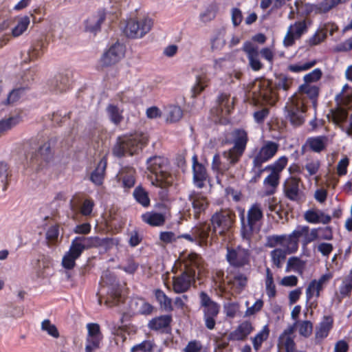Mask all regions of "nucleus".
Segmentation results:
<instances>
[{"instance_id":"f257e3e1","label":"nucleus","mask_w":352,"mask_h":352,"mask_svg":"<svg viewBox=\"0 0 352 352\" xmlns=\"http://www.w3.org/2000/svg\"><path fill=\"white\" fill-rule=\"evenodd\" d=\"M184 265V271L173 277V290L175 294L188 292L195 282L196 270L201 263V257L195 252L184 253L177 261Z\"/></svg>"},{"instance_id":"f03ea898","label":"nucleus","mask_w":352,"mask_h":352,"mask_svg":"<svg viewBox=\"0 0 352 352\" xmlns=\"http://www.w3.org/2000/svg\"><path fill=\"white\" fill-rule=\"evenodd\" d=\"M110 241L112 239L108 237L101 239L99 236H76L72 239L69 250L63 257V267L68 270L74 269L76 261L85 250L104 246Z\"/></svg>"},{"instance_id":"7ed1b4c3","label":"nucleus","mask_w":352,"mask_h":352,"mask_svg":"<svg viewBox=\"0 0 352 352\" xmlns=\"http://www.w3.org/2000/svg\"><path fill=\"white\" fill-rule=\"evenodd\" d=\"M294 84V79L285 74H280L276 77V89L272 87V82L263 79L254 85L253 95L255 99L262 100L273 105L278 100L276 90L289 91Z\"/></svg>"},{"instance_id":"20e7f679","label":"nucleus","mask_w":352,"mask_h":352,"mask_svg":"<svg viewBox=\"0 0 352 352\" xmlns=\"http://www.w3.org/2000/svg\"><path fill=\"white\" fill-rule=\"evenodd\" d=\"M148 142L144 134L119 136L112 148V153L118 158L126 155H133L146 146Z\"/></svg>"},{"instance_id":"39448f33","label":"nucleus","mask_w":352,"mask_h":352,"mask_svg":"<svg viewBox=\"0 0 352 352\" xmlns=\"http://www.w3.org/2000/svg\"><path fill=\"white\" fill-rule=\"evenodd\" d=\"M147 169L154 175L151 177L153 185L165 188L172 183V176L169 173L168 160L163 156L155 155L146 160Z\"/></svg>"},{"instance_id":"423d86ee","label":"nucleus","mask_w":352,"mask_h":352,"mask_svg":"<svg viewBox=\"0 0 352 352\" xmlns=\"http://www.w3.org/2000/svg\"><path fill=\"white\" fill-rule=\"evenodd\" d=\"M279 145L273 141H267L260 149L251 157L252 158V166L251 173H254L252 181L257 182L261 177L263 173L265 171V168H263V164L267 162L273 158L278 151Z\"/></svg>"},{"instance_id":"0eeeda50","label":"nucleus","mask_w":352,"mask_h":352,"mask_svg":"<svg viewBox=\"0 0 352 352\" xmlns=\"http://www.w3.org/2000/svg\"><path fill=\"white\" fill-rule=\"evenodd\" d=\"M263 218V213L260 204L255 203L251 206L247 212V221H245L243 212L240 214L241 221V233L243 239L250 242L254 233L259 230L258 223Z\"/></svg>"},{"instance_id":"6e6552de","label":"nucleus","mask_w":352,"mask_h":352,"mask_svg":"<svg viewBox=\"0 0 352 352\" xmlns=\"http://www.w3.org/2000/svg\"><path fill=\"white\" fill-rule=\"evenodd\" d=\"M235 220L236 214L230 209H221L215 212L210 219L212 234H214V236H226L232 228Z\"/></svg>"},{"instance_id":"1a4fd4ad","label":"nucleus","mask_w":352,"mask_h":352,"mask_svg":"<svg viewBox=\"0 0 352 352\" xmlns=\"http://www.w3.org/2000/svg\"><path fill=\"white\" fill-rule=\"evenodd\" d=\"M153 25V20L148 16L131 17L126 21L123 33L130 38H140L150 32Z\"/></svg>"},{"instance_id":"9d476101","label":"nucleus","mask_w":352,"mask_h":352,"mask_svg":"<svg viewBox=\"0 0 352 352\" xmlns=\"http://www.w3.org/2000/svg\"><path fill=\"white\" fill-rule=\"evenodd\" d=\"M199 298L205 325L208 329L212 330L215 327L216 319L219 314L221 306L205 292H201L199 294Z\"/></svg>"},{"instance_id":"9b49d317","label":"nucleus","mask_w":352,"mask_h":352,"mask_svg":"<svg viewBox=\"0 0 352 352\" xmlns=\"http://www.w3.org/2000/svg\"><path fill=\"white\" fill-rule=\"evenodd\" d=\"M287 114V118L294 126H298L305 122V113L307 110V100L301 96L291 99L285 107Z\"/></svg>"},{"instance_id":"f8f14e48","label":"nucleus","mask_w":352,"mask_h":352,"mask_svg":"<svg viewBox=\"0 0 352 352\" xmlns=\"http://www.w3.org/2000/svg\"><path fill=\"white\" fill-rule=\"evenodd\" d=\"M54 156L52 142L49 140L41 145L36 151L32 153L30 165L38 170L51 162L54 160Z\"/></svg>"},{"instance_id":"ddd939ff","label":"nucleus","mask_w":352,"mask_h":352,"mask_svg":"<svg viewBox=\"0 0 352 352\" xmlns=\"http://www.w3.org/2000/svg\"><path fill=\"white\" fill-rule=\"evenodd\" d=\"M226 258L229 265L235 269L250 267L251 252L250 250L238 245L236 248L227 247Z\"/></svg>"},{"instance_id":"4468645a","label":"nucleus","mask_w":352,"mask_h":352,"mask_svg":"<svg viewBox=\"0 0 352 352\" xmlns=\"http://www.w3.org/2000/svg\"><path fill=\"white\" fill-rule=\"evenodd\" d=\"M302 180L296 176L287 177L283 185V191L285 197L289 201L300 204L305 200V194L300 189Z\"/></svg>"},{"instance_id":"2eb2a0df","label":"nucleus","mask_w":352,"mask_h":352,"mask_svg":"<svg viewBox=\"0 0 352 352\" xmlns=\"http://www.w3.org/2000/svg\"><path fill=\"white\" fill-rule=\"evenodd\" d=\"M308 32L307 20L295 21L291 24L283 39V45L286 47H292L295 44L296 40L300 39L302 36Z\"/></svg>"},{"instance_id":"dca6fc26","label":"nucleus","mask_w":352,"mask_h":352,"mask_svg":"<svg viewBox=\"0 0 352 352\" xmlns=\"http://www.w3.org/2000/svg\"><path fill=\"white\" fill-rule=\"evenodd\" d=\"M125 52V45L117 41L103 53L100 61L103 67L113 65L124 58Z\"/></svg>"},{"instance_id":"f3484780","label":"nucleus","mask_w":352,"mask_h":352,"mask_svg":"<svg viewBox=\"0 0 352 352\" xmlns=\"http://www.w3.org/2000/svg\"><path fill=\"white\" fill-rule=\"evenodd\" d=\"M73 72L70 70H65L58 73L49 83L50 89L56 94H61L67 91L72 87L73 82Z\"/></svg>"},{"instance_id":"a211bd4d","label":"nucleus","mask_w":352,"mask_h":352,"mask_svg":"<svg viewBox=\"0 0 352 352\" xmlns=\"http://www.w3.org/2000/svg\"><path fill=\"white\" fill-rule=\"evenodd\" d=\"M87 329V336L86 338L85 352H94L95 350L100 348L103 335L98 323H88Z\"/></svg>"},{"instance_id":"6ab92c4d","label":"nucleus","mask_w":352,"mask_h":352,"mask_svg":"<svg viewBox=\"0 0 352 352\" xmlns=\"http://www.w3.org/2000/svg\"><path fill=\"white\" fill-rule=\"evenodd\" d=\"M212 228L210 224L206 222L194 226L192 233L196 239V244L201 247L207 246L209 243L211 244V241L214 236V234H212Z\"/></svg>"},{"instance_id":"aec40b11","label":"nucleus","mask_w":352,"mask_h":352,"mask_svg":"<svg viewBox=\"0 0 352 352\" xmlns=\"http://www.w3.org/2000/svg\"><path fill=\"white\" fill-rule=\"evenodd\" d=\"M188 199L192 204L195 219H199L200 214L205 212L209 206L207 197L201 192L193 190L189 195Z\"/></svg>"},{"instance_id":"412c9836","label":"nucleus","mask_w":352,"mask_h":352,"mask_svg":"<svg viewBox=\"0 0 352 352\" xmlns=\"http://www.w3.org/2000/svg\"><path fill=\"white\" fill-rule=\"evenodd\" d=\"M243 52L246 54L250 68L255 72L261 70L263 64L259 58L258 47L251 42L247 41L243 47Z\"/></svg>"},{"instance_id":"4be33fe9","label":"nucleus","mask_w":352,"mask_h":352,"mask_svg":"<svg viewBox=\"0 0 352 352\" xmlns=\"http://www.w3.org/2000/svg\"><path fill=\"white\" fill-rule=\"evenodd\" d=\"M135 170L133 167L124 166L116 175L118 182L124 189V191H129L135 186Z\"/></svg>"},{"instance_id":"5701e85b","label":"nucleus","mask_w":352,"mask_h":352,"mask_svg":"<svg viewBox=\"0 0 352 352\" xmlns=\"http://www.w3.org/2000/svg\"><path fill=\"white\" fill-rule=\"evenodd\" d=\"M333 275L331 273H327L322 274L318 280H312L306 289V298L307 300H310L314 296L319 298L320 292L323 289V285L332 278Z\"/></svg>"},{"instance_id":"b1692460","label":"nucleus","mask_w":352,"mask_h":352,"mask_svg":"<svg viewBox=\"0 0 352 352\" xmlns=\"http://www.w3.org/2000/svg\"><path fill=\"white\" fill-rule=\"evenodd\" d=\"M107 13L104 9H100L96 14L92 15L85 21V31L96 34L100 31L101 25L106 19Z\"/></svg>"},{"instance_id":"393cba45","label":"nucleus","mask_w":352,"mask_h":352,"mask_svg":"<svg viewBox=\"0 0 352 352\" xmlns=\"http://www.w3.org/2000/svg\"><path fill=\"white\" fill-rule=\"evenodd\" d=\"M254 330L250 321L245 320L240 323L235 330L231 331L228 336V341H243Z\"/></svg>"},{"instance_id":"a878e982","label":"nucleus","mask_w":352,"mask_h":352,"mask_svg":"<svg viewBox=\"0 0 352 352\" xmlns=\"http://www.w3.org/2000/svg\"><path fill=\"white\" fill-rule=\"evenodd\" d=\"M304 219L307 222L312 224H328L331 221V217L329 214L315 208L307 210L304 214Z\"/></svg>"},{"instance_id":"bb28decb","label":"nucleus","mask_w":352,"mask_h":352,"mask_svg":"<svg viewBox=\"0 0 352 352\" xmlns=\"http://www.w3.org/2000/svg\"><path fill=\"white\" fill-rule=\"evenodd\" d=\"M107 160L103 157L97 164L95 169L91 173L89 180L96 186L103 184L106 175Z\"/></svg>"},{"instance_id":"cd10ccee","label":"nucleus","mask_w":352,"mask_h":352,"mask_svg":"<svg viewBox=\"0 0 352 352\" xmlns=\"http://www.w3.org/2000/svg\"><path fill=\"white\" fill-rule=\"evenodd\" d=\"M295 331V325H289L278 338V344L285 348V352H294L296 343L292 336Z\"/></svg>"},{"instance_id":"c85d7f7f","label":"nucleus","mask_w":352,"mask_h":352,"mask_svg":"<svg viewBox=\"0 0 352 352\" xmlns=\"http://www.w3.org/2000/svg\"><path fill=\"white\" fill-rule=\"evenodd\" d=\"M333 327V318L331 316H324L318 327H316L315 338L320 342L326 338Z\"/></svg>"},{"instance_id":"c756f323","label":"nucleus","mask_w":352,"mask_h":352,"mask_svg":"<svg viewBox=\"0 0 352 352\" xmlns=\"http://www.w3.org/2000/svg\"><path fill=\"white\" fill-rule=\"evenodd\" d=\"M192 171L195 185L199 188H204L205 182L208 178V174L205 166L198 162L196 157H194Z\"/></svg>"},{"instance_id":"7c9ffc66","label":"nucleus","mask_w":352,"mask_h":352,"mask_svg":"<svg viewBox=\"0 0 352 352\" xmlns=\"http://www.w3.org/2000/svg\"><path fill=\"white\" fill-rule=\"evenodd\" d=\"M295 234H298L299 237H303L302 243L303 246H307L310 243L318 239V229L313 228L310 230L307 226H298L294 230Z\"/></svg>"},{"instance_id":"2f4dec72","label":"nucleus","mask_w":352,"mask_h":352,"mask_svg":"<svg viewBox=\"0 0 352 352\" xmlns=\"http://www.w3.org/2000/svg\"><path fill=\"white\" fill-rule=\"evenodd\" d=\"M172 320L171 315H162L149 320L148 327L152 331H164L165 329L170 327Z\"/></svg>"},{"instance_id":"473e14b6","label":"nucleus","mask_w":352,"mask_h":352,"mask_svg":"<svg viewBox=\"0 0 352 352\" xmlns=\"http://www.w3.org/2000/svg\"><path fill=\"white\" fill-rule=\"evenodd\" d=\"M141 218L143 222L152 227L162 226L166 222L165 214L155 211L146 212L142 214Z\"/></svg>"},{"instance_id":"72a5a7b5","label":"nucleus","mask_w":352,"mask_h":352,"mask_svg":"<svg viewBox=\"0 0 352 352\" xmlns=\"http://www.w3.org/2000/svg\"><path fill=\"white\" fill-rule=\"evenodd\" d=\"M309 151L320 153L326 149L328 139L324 135L309 137L307 140Z\"/></svg>"},{"instance_id":"f704fd0d","label":"nucleus","mask_w":352,"mask_h":352,"mask_svg":"<svg viewBox=\"0 0 352 352\" xmlns=\"http://www.w3.org/2000/svg\"><path fill=\"white\" fill-rule=\"evenodd\" d=\"M123 301L122 295V289L119 284H112L108 288L107 298L106 303L110 306L118 305L120 302Z\"/></svg>"},{"instance_id":"c9c22d12","label":"nucleus","mask_w":352,"mask_h":352,"mask_svg":"<svg viewBox=\"0 0 352 352\" xmlns=\"http://www.w3.org/2000/svg\"><path fill=\"white\" fill-rule=\"evenodd\" d=\"M342 3V0H323L320 3L312 5L307 12H314L316 14L327 13L332 8Z\"/></svg>"},{"instance_id":"e433bc0d","label":"nucleus","mask_w":352,"mask_h":352,"mask_svg":"<svg viewBox=\"0 0 352 352\" xmlns=\"http://www.w3.org/2000/svg\"><path fill=\"white\" fill-rule=\"evenodd\" d=\"M153 294L162 310L166 312H171L173 311L172 299L169 298L163 290L161 289H156L153 291Z\"/></svg>"},{"instance_id":"4c0bfd02","label":"nucleus","mask_w":352,"mask_h":352,"mask_svg":"<svg viewBox=\"0 0 352 352\" xmlns=\"http://www.w3.org/2000/svg\"><path fill=\"white\" fill-rule=\"evenodd\" d=\"M234 146L236 148L246 149L248 142V135L247 131L243 129H235L232 132Z\"/></svg>"},{"instance_id":"58836bf2","label":"nucleus","mask_w":352,"mask_h":352,"mask_svg":"<svg viewBox=\"0 0 352 352\" xmlns=\"http://www.w3.org/2000/svg\"><path fill=\"white\" fill-rule=\"evenodd\" d=\"M280 175L270 171L263 181V185L266 188L265 195H272L275 193L280 184Z\"/></svg>"},{"instance_id":"ea45409f","label":"nucleus","mask_w":352,"mask_h":352,"mask_svg":"<svg viewBox=\"0 0 352 352\" xmlns=\"http://www.w3.org/2000/svg\"><path fill=\"white\" fill-rule=\"evenodd\" d=\"M217 103L222 112L230 114L234 109V101L230 98V94L221 92L219 94Z\"/></svg>"},{"instance_id":"a19ab883","label":"nucleus","mask_w":352,"mask_h":352,"mask_svg":"<svg viewBox=\"0 0 352 352\" xmlns=\"http://www.w3.org/2000/svg\"><path fill=\"white\" fill-rule=\"evenodd\" d=\"M321 167V162L317 158H307L305 164L303 166L306 173L303 174L305 179H309L311 177L316 175L320 170Z\"/></svg>"},{"instance_id":"79ce46f5","label":"nucleus","mask_w":352,"mask_h":352,"mask_svg":"<svg viewBox=\"0 0 352 352\" xmlns=\"http://www.w3.org/2000/svg\"><path fill=\"white\" fill-rule=\"evenodd\" d=\"M135 201L144 208H148L151 205V199L148 192L142 186H137L133 193Z\"/></svg>"},{"instance_id":"37998d69","label":"nucleus","mask_w":352,"mask_h":352,"mask_svg":"<svg viewBox=\"0 0 352 352\" xmlns=\"http://www.w3.org/2000/svg\"><path fill=\"white\" fill-rule=\"evenodd\" d=\"M299 236L295 234L294 230L288 236L285 235V241L283 247L288 254H293L297 252L298 249Z\"/></svg>"},{"instance_id":"c03bdc74","label":"nucleus","mask_w":352,"mask_h":352,"mask_svg":"<svg viewBox=\"0 0 352 352\" xmlns=\"http://www.w3.org/2000/svg\"><path fill=\"white\" fill-rule=\"evenodd\" d=\"M22 121L20 116H11L8 118L0 120V136L7 131L11 130L13 127L19 124Z\"/></svg>"},{"instance_id":"a18cd8bd","label":"nucleus","mask_w":352,"mask_h":352,"mask_svg":"<svg viewBox=\"0 0 352 352\" xmlns=\"http://www.w3.org/2000/svg\"><path fill=\"white\" fill-rule=\"evenodd\" d=\"M211 48L212 50H220L226 45L225 30H216L210 38Z\"/></svg>"},{"instance_id":"49530a36","label":"nucleus","mask_w":352,"mask_h":352,"mask_svg":"<svg viewBox=\"0 0 352 352\" xmlns=\"http://www.w3.org/2000/svg\"><path fill=\"white\" fill-rule=\"evenodd\" d=\"M265 272V284L266 294L270 298H273L277 294L276 285L274 282L273 273L269 267L266 268Z\"/></svg>"},{"instance_id":"de8ad7c7","label":"nucleus","mask_w":352,"mask_h":352,"mask_svg":"<svg viewBox=\"0 0 352 352\" xmlns=\"http://www.w3.org/2000/svg\"><path fill=\"white\" fill-rule=\"evenodd\" d=\"M107 113L112 123L119 125L123 120L122 111L117 105L109 104L107 107Z\"/></svg>"},{"instance_id":"09e8293b","label":"nucleus","mask_w":352,"mask_h":352,"mask_svg":"<svg viewBox=\"0 0 352 352\" xmlns=\"http://www.w3.org/2000/svg\"><path fill=\"white\" fill-rule=\"evenodd\" d=\"M209 79L206 75L197 76L196 82L191 89L192 98L199 96L208 86Z\"/></svg>"},{"instance_id":"8fccbe9b","label":"nucleus","mask_w":352,"mask_h":352,"mask_svg":"<svg viewBox=\"0 0 352 352\" xmlns=\"http://www.w3.org/2000/svg\"><path fill=\"white\" fill-rule=\"evenodd\" d=\"M292 325L298 328L299 334L305 338H309L313 332V323L309 320H297Z\"/></svg>"},{"instance_id":"3c124183","label":"nucleus","mask_w":352,"mask_h":352,"mask_svg":"<svg viewBox=\"0 0 352 352\" xmlns=\"http://www.w3.org/2000/svg\"><path fill=\"white\" fill-rule=\"evenodd\" d=\"M270 336V329L268 325H265L263 329L252 338V344L254 350L258 351L264 341L267 340Z\"/></svg>"},{"instance_id":"603ef678","label":"nucleus","mask_w":352,"mask_h":352,"mask_svg":"<svg viewBox=\"0 0 352 352\" xmlns=\"http://www.w3.org/2000/svg\"><path fill=\"white\" fill-rule=\"evenodd\" d=\"M245 150L236 148L232 146L229 150L223 153V156L227 159L231 165H234L238 163L243 155Z\"/></svg>"},{"instance_id":"864d4df0","label":"nucleus","mask_w":352,"mask_h":352,"mask_svg":"<svg viewBox=\"0 0 352 352\" xmlns=\"http://www.w3.org/2000/svg\"><path fill=\"white\" fill-rule=\"evenodd\" d=\"M218 10V4L216 2L211 3L205 11L200 14V20L204 23L211 21L216 17Z\"/></svg>"},{"instance_id":"5fc2aeb1","label":"nucleus","mask_w":352,"mask_h":352,"mask_svg":"<svg viewBox=\"0 0 352 352\" xmlns=\"http://www.w3.org/2000/svg\"><path fill=\"white\" fill-rule=\"evenodd\" d=\"M299 91L306 94L315 104L319 96V87L316 85L302 84L299 87Z\"/></svg>"},{"instance_id":"6e6d98bb","label":"nucleus","mask_w":352,"mask_h":352,"mask_svg":"<svg viewBox=\"0 0 352 352\" xmlns=\"http://www.w3.org/2000/svg\"><path fill=\"white\" fill-rule=\"evenodd\" d=\"M288 254L285 250L280 248H276L270 252L272 262L274 266L280 269L283 266V262L286 259V255Z\"/></svg>"},{"instance_id":"4d7b16f0","label":"nucleus","mask_w":352,"mask_h":352,"mask_svg":"<svg viewBox=\"0 0 352 352\" xmlns=\"http://www.w3.org/2000/svg\"><path fill=\"white\" fill-rule=\"evenodd\" d=\"M288 162V158L286 156H281L277 159L274 163L267 166L265 170H270L279 175L286 167Z\"/></svg>"},{"instance_id":"13d9d810","label":"nucleus","mask_w":352,"mask_h":352,"mask_svg":"<svg viewBox=\"0 0 352 352\" xmlns=\"http://www.w3.org/2000/svg\"><path fill=\"white\" fill-rule=\"evenodd\" d=\"M317 63L316 60H312L306 63H298L296 64H290L287 66V70L292 73H300L309 70L314 67Z\"/></svg>"},{"instance_id":"bf43d9fd","label":"nucleus","mask_w":352,"mask_h":352,"mask_svg":"<svg viewBox=\"0 0 352 352\" xmlns=\"http://www.w3.org/2000/svg\"><path fill=\"white\" fill-rule=\"evenodd\" d=\"M11 176L10 171L7 163L0 162V187L3 191L7 190L8 186V178Z\"/></svg>"},{"instance_id":"052dcab7","label":"nucleus","mask_w":352,"mask_h":352,"mask_svg":"<svg viewBox=\"0 0 352 352\" xmlns=\"http://www.w3.org/2000/svg\"><path fill=\"white\" fill-rule=\"evenodd\" d=\"M270 111L268 107H262L256 109L252 114L254 122L259 125H263L265 120L270 116Z\"/></svg>"},{"instance_id":"680f3d73","label":"nucleus","mask_w":352,"mask_h":352,"mask_svg":"<svg viewBox=\"0 0 352 352\" xmlns=\"http://www.w3.org/2000/svg\"><path fill=\"white\" fill-rule=\"evenodd\" d=\"M331 115L333 122L338 124L346 122L348 118V111L342 107H337L331 110Z\"/></svg>"},{"instance_id":"e2e57ef3","label":"nucleus","mask_w":352,"mask_h":352,"mask_svg":"<svg viewBox=\"0 0 352 352\" xmlns=\"http://www.w3.org/2000/svg\"><path fill=\"white\" fill-rule=\"evenodd\" d=\"M30 24V19L25 16L21 18L16 26L12 30V34L14 37L21 36L28 28Z\"/></svg>"},{"instance_id":"0e129e2a","label":"nucleus","mask_w":352,"mask_h":352,"mask_svg":"<svg viewBox=\"0 0 352 352\" xmlns=\"http://www.w3.org/2000/svg\"><path fill=\"white\" fill-rule=\"evenodd\" d=\"M305 263L298 257H290L287 263L286 270L287 272L294 270L296 272L302 271L304 267Z\"/></svg>"},{"instance_id":"69168bd1","label":"nucleus","mask_w":352,"mask_h":352,"mask_svg":"<svg viewBox=\"0 0 352 352\" xmlns=\"http://www.w3.org/2000/svg\"><path fill=\"white\" fill-rule=\"evenodd\" d=\"M327 38L326 32H323V30L321 29H318L311 37H309L306 43L310 46L313 47L315 45H318L324 41Z\"/></svg>"},{"instance_id":"338daca9","label":"nucleus","mask_w":352,"mask_h":352,"mask_svg":"<svg viewBox=\"0 0 352 352\" xmlns=\"http://www.w3.org/2000/svg\"><path fill=\"white\" fill-rule=\"evenodd\" d=\"M155 344L151 340H144L140 344L134 345L131 349V352H151Z\"/></svg>"},{"instance_id":"774afa93","label":"nucleus","mask_w":352,"mask_h":352,"mask_svg":"<svg viewBox=\"0 0 352 352\" xmlns=\"http://www.w3.org/2000/svg\"><path fill=\"white\" fill-rule=\"evenodd\" d=\"M335 52H349L352 51V36L342 42L338 43L333 48Z\"/></svg>"}]
</instances>
